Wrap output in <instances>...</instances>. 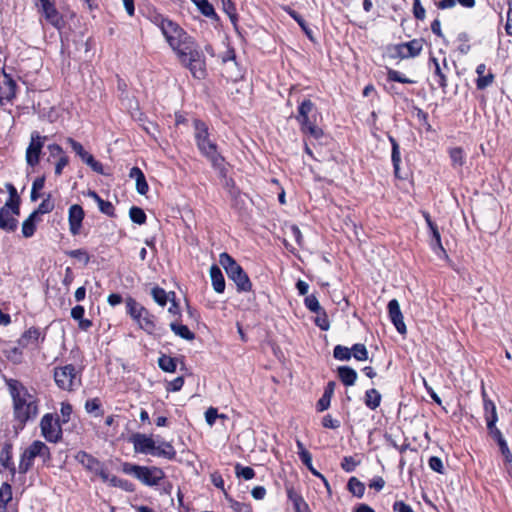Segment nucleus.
<instances>
[{"label": "nucleus", "instance_id": "f257e3e1", "mask_svg": "<svg viewBox=\"0 0 512 512\" xmlns=\"http://www.w3.org/2000/svg\"><path fill=\"white\" fill-rule=\"evenodd\" d=\"M161 24V32L181 64L189 69L194 78H205V58L195 40L173 21Z\"/></svg>", "mask_w": 512, "mask_h": 512}, {"label": "nucleus", "instance_id": "f03ea898", "mask_svg": "<svg viewBox=\"0 0 512 512\" xmlns=\"http://www.w3.org/2000/svg\"><path fill=\"white\" fill-rule=\"evenodd\" d=\"M7 384L13 399L15 419L23 427L27 421L37 416L38 407L36 401L19 381L10 379Z\"/></svg>", "mask_w": 512, "mask_h": 512}, {"label": "nucleus", "instance_id": "7ed1b4c3", "mask_svg": "<svg viewBox=\"0 0 512 512\" xmlns=\"http://www.w3.org/2000/svg\"><path fill=\"white\" fill-rule=\"evenodd\" d=\"M194 137L200 153L205 156L214 168L222 169L224 158L219 153L217 144L210 137L207 125L201 120H194Z\"/></svg>", "mask_w": 512, "mask_h": 512}, {"label": "nucleus", "instance_id": "20e7f679", "mask_svg": "<svg viewBox=\"0 0 512 512\" xmlns=\"http://www.w3.org/2000/svg\"><path fill=\"white\" fill-rule=\"evenodd\" d=\"M127 314L136 322L139 329L148 335L161 336L164 333L162 326L158 324L155 315L150 313L143 305L134 298L128 297L125 301Z\"/></svg>", "mask_w": 512, "mask_h": 512}, {"label": "nucleus", "instance_id": "39448f33", "mask_svg": "<svg viewBox=\"0 0 512 512\" xmlns=\"http://www.w3.org/2000/svg\"><path fill=\"white\" fill-rule=\"evenodd\" d=\"M219 263L224 268L228 278L232 280L238 292H249L252 283L243 268L226 252L219 255Z\"/></svg>", "mask_w": 512, "mask_h": 512}, {"label": "nucleus", "instance_id": "423d86ee", "mask_svg": "<svg viewBox=\"0 0 512 512\" xmlns=\"http://www.w3.org/2000/svg\"><path fill=\"white\" fill-rule=\"evenodd\" d=\"M122 471L146 486H157L165 478L164 471L156 466H140L129 462L122 464Z\"/></svg>", "mask_w": 512, "mask_h": 512}, {"label": "nucleus", "instance_id": "0eeeda50", "mask_svg": "<svg viewBox=\"0 0 512 512\" xmlns=\"http://www.w3.org/2000/svg\"><path fill=\"white\" fill-rule=\"evenodd\" d=\"M54 381L65 391H74L81 386V374L73 364L54 368Z\"/></svg>", "mask_w": 512, "mask_h": 512}, {"label": "nucleus", "instance_id": "6e6552de", "mask_svg": "<svg viewBox=\"0 0 512 512\" xmlns=\"http://www.w3.org/2000/svg\"><path fill=\"white\" fill-rule=\"evenodd\" d=\"M42 436L51 443H57L62 438V428L58 418L53 414H45L40 422Z\"/></svg>", "mask_w": 512, "mask_h": 512}, {"label": "nucleus", "instance_id": "1a4fd4ad", "mask_svg": "<svg viewBox=\"0 0 512 512\" xmlns=\"http://www.w3.org/2000/svg\"><path fill=\"white\" fill-rule=\"evenodd\" d=\"M18 202L7 201L0 209V229L6 232H14L18 226V220L14 215H19Z\"/></svg>", "mask_w": 512, "mask_h": 512}, {"label": "nucleus", "instance_id": "9d476101", "mask_svg": "<svg viewBox=\"0 0 512 512\" xmlns=\"http://www.w3.org/2000/svg\"><path fill=\"white\" fill-rule=\"evenodd\" d=\"M75 459L80 463L86 470L98 475L104 482L109 480V473L107 472L104 464L101 463L97 458L88 454L85 451H79L75 455Z\"/></svg>", "mask_w": 512, "mask_h": 512}, {"label": "nucleus", "instance_id": "9b49d317", "mask_svg": "<svg viewBox=\"0 0 512 512\" xmlns=\"http://www.w3.org/2000/svg\"><path fill=\"white\" fill-rule=\"evenodd\" d=\"M46 139V136H41L36 131L31 133V141L26 150V161L28 165L34 167L39 163L40 154Z\"/></svg>", "mask_w": 512, "mask_h": 512}, {"label": "nucleus", "instance_id": "f8f14e48", "mask_svg": "<svg viewBox=\"0 0 512 512\" xmlns=\"http://www.w3.org/2000/svg\"><path fill=\"white\" fill-rule=\"evenodd\" d=\"M67 143L71 146L72 150L81 158V160L88 165L94 172L104 174L103 165L95 160L93 155L84 150L81 143L75 141L73 138H67Z\"/></svg>", "mask_w": 512, "mask_h": 512}, {"label": "nucleus", "instance_id": "ddd939ff", "mask_svg": "<svg viewBox=\"0 0 512 512\" xmlns=\"http://www.w3.org/2000/svg\"><path fill=\"white\" fill-rule=\"evenodd\" d=\"M424 40L422 38L413 39L409 42L400 43L393 47L395 55L401 59L413 58L418 56L423 49Z\"/></svg>", "mask_w": 512, "mask_h": 512}, {"label": "nucleus", "instance_id": "4468645a", "mask_svg": "<svg viewBox=\"0 0 512 512\" xmlns=\"http://www.w3.org/2000/svg\"><path fill=\"white\" fill-rule=\"evenodd\" d=\"M130 442L133 444V448L136 453L154 455L156 442L151 436L142 433H135L130 437Z\"/></svg>", "mask_w": 512, "mask_h": 512}, {"label": "nucleus", "instance_id": "2eb2a0df", "mask_svg": "<svg viewBox=\"0 0 512 512\" xmlns=\"http://www.w3.org/2000/svg\"><path fill=\"white\" fill-rule=\"evenodd\" d=\"M36 6L51 25L56 28L61 27L63 20L53 3L49 0H42L41 3H36Z\"/></svg>", "mask_w": 512, "mask_h": 512}, {"label": "nucleus", "instance_id": "dca6fc26", "mask_svg": "<svg viewBox=\"0 0 512 512\" xmlns=\"http://www.w3.org/2000/svg\"><path fill=\"white\" fill-rule=\"evenodd\" d=\"M84 216H85L84 210L80 205L73 204L70 206L69 212H68V221H69V230L72 235L75 236L80 233Z\"/></svg>", "mask_w": 512, "mask_h": 512}, {"label": "nucleus", "instance_id": "f3484780", "mask_svg": "<svg viewBox=\"0 0 512 512\" xmlns=\"http://www.w3.org/2000/svg\"><path fill=\"white\" fill-rule=\"evenodd\" d=\"M16 82L12 77L3 72V80L0 82V104L3 105L4 101L10 102L16 96Z\"/></svg>", "mask_w": 512, "mask_h": 512}, {"label": "nucleus", "instance_id": "a211bd4d", "mask_svg": "<svg viewBox=\"0 0 512 512\" xmlns=\"http://www.w3.org/2000/svg\"><path fill=\"white\" fill-rule=\"evenodd\" d=\"M388 313H389V317H390L392 323L394 324L396 330L400 334H406V332H407L406 325L403 320V315L400 310L399 302L396 299H392L389 301Z\"/></svg>", "mask_w": 512, "mask_h": 512}, {"label": "nucleus", "instance_id": "6ab92c4d", "mask_svg": "<svg viewBox=\"0 0 512 512\" xmlns=\"http://www.w3.org/2000/svg\"><path fill=\"white\" fill-rule=\"evenodd\" d=\"M13 445L11 442H5L0 451V472L2 469L9 470L11 477L16 475V467L12 460Z\"/></svg>", "mask_w": 512, "mask_h": 512}, {"label": "nucleus", "instance_id": "aec40b11", "mask_svg": "<svg viewBox=\"0 0 512 512\" xmlns=\"http://www.w3.org/2000/svg\"><path fill=\"white\" fill-rule=\"evenodd\" d=\"M314 109V103L309 99H305L300 103L298 107V115L296 116V119L299 122L300 126L309 124L310 122L313 121L309 115L312 113Z\"/></svg>", "mask_w": 512, "mask_h": 512}, {"label": "nucleus", "instance_id": "412c9836", "mask_svg": "<svg viewBox=\"0 0 512 512\" xmlns=\"http://www.w3.org/2000/svg\"><path fill=\"white\" fill-rule=\"evenodd\" d=\"M41 337L39 328L30 327L18 339V345L21 348H26L31 345H36Z\"/></svg>", "mask_w": 512, "mask_h": 512}, {"label": "nucleus", "instance_id": "4be33fe9", "mask_svg": "<svg viewBox=\"0 0 512 512\" xmlns=\"http://www.w3.org/2000/svg\"><path fill=\"white\" fill-rule=\"evenodd\" d=\"M129 176L135 179L137 192L141 195H145L148 192L149 186L142 170L138 167H133L130 170Z\"/></svg>", "mask_w": 512, "mask_h": 512}, {"label": "nucleus", "instance_id": "5701e85b", "mask_svg": "<svg viewBox=\"0 0 512 512\" xmlns=\"http://www.w3.org/2000/svg\"><path fill=\"white\" fill-rule=\"evenodd\" d=\"M24 451L34 458H36L37 456L43 457L44 460L50 458V450H49L48 446L39 440L34 441Z\"/></svg>", "mask_w": 512, "mask_h": 512}, {"label": "nucleus", "instance_id": "b1692460", "mask_svg": "<svg viewBox=\"0 0 512 512\" xmlns=\"http://www.w3.org/2000/svg\"><path fill=\"white\" fill-rule=\"evenodd\" d=\"M486 65L481 63L476 68V73L478 74V78L476 80V87L478 90H484L488 86H490L494 81V75L492 73H488L485 75Z\"/></svg>", "mask_w": 512, "mask_h": 512}, {"label": "nucleus", "instance_id": "393cba45", "mask_svg": "<svg viewBox=\"0 0 512 512\" xmlns=\"http://www.w3.org/2000/svg\"><path fill=\"white\" fill-rule=\"evenodd\" d=\"M210 278L213 289L217 293H223L225 290V279L221 269L217 265H212L210 268Z\"/></svg>", "mask_w": 512, "mask_h": 512}, {"label": "nucleus", "instance_id": "a878e982", "mask_svg": "<svg viewBox=\"0 0 512 512\" xmlns=\"http://www.w3.org/2000/svg\"><path fill=\"white\" fill-rule=\"evenodd\" d=\"M288 499L293 503L295 512H309V508L303 497L294 488H287Z\"/></svg>", "mask_w": 512, "mask_h": 512}, {"label": "nucleus", "instance_id": "bb28decb", "mask_svg": "<svg viewBox=\"0 0 512 512\" xmlns=\"http://www.w3.org/2000/svg\"><path fill=\"white\" fill-rule=\"evenodd\" d=\"M338 377L345 386H353L357 380V372L349 366H340L337 369Z\"/></svg>", "mask_w": 512, "mask_h": 512}, {"label": "nucleus", "instance_id": "cd10ccee", "mask_svg": "<svg viewBox=\"0 0 512 512\" xmlns=\"http://www.w3.org/2000/svg\"><path fill=\"white\" fill-rule=\"evenodd\" d=\"M84 313V307L81 305H76L71 310V317L78 321V326L81 330L87 331L92 326V322L89 319H84Z\"/></svg>", "mask_w": 512, "mask_h": 512}, {"label": "nucleus", "instance_id": "c85d7f7f", "mask_svg": "<svg viewBox=\"0 0 512 512\" xmlns=\"http://www.w3.org/2000/svg\"><path fill=\"white\" fill-rule=\"evenodd\" d=\"M153 456L174 460L176 457V450L170 442H162L161 444L156 445Z\"/></svg>", "mask_w": 512, "mask_h": 512}, {"label": "nucleus", "instance_id": "c756f323", "mask_svg": "<svg viewBox=\"0 0 512 512\" xmlns=\"http://www.w3.org/2000/svg\"><path fill=\"white\" fill-rule=\"evenodd\" d=\"M381 399V394L375 388L369 389L365 392L364 403L371 410H375L380 406Z\"/></svg>", "mask_w": 512, "mask_h": 512}, {"label": "nucleus", "instance_id": "7c9ffc66", "mask_svg": "<svg viewBox=\"0 0 512 512\" xmlns=\"http://www.w3.org/2000/svg\"><path fill=\"white\" fill-rule=\"evenodd\" d=\"M348 491L357 498H362L365 493V485L358 478L351 477L347 483Z\"/></svg>", "mask_w": 512, "mask_h": 512}, {"label": "nucleus", "instance_id": "2f4dec72", "mask_svg": "<svg viewBox=\"0 0 512 512\" xmlns=\"http://www.w3.org/2000/svg\"><path fill=\"white\" fill-rule=\"evenodd\" d=\"M389 141L391 143V146H392V154H391V160H392V163H393V168H394V173L396 176H398V172H399V169H400V162H401V157H400V147H399V144L398 142L396 141V139L392 136H389Z\"/></svg>", "mask_w": 512, "mask_h": 512}, {"label": "nucleus", "instance_id": "473e14b6", "mask_svg": "<svg viewBox=\"0 0 512 512\" xmlns=\"http://www.w3.org/2000/svg\"><path fill=\"white\" fill-rule=\"evenodd\" d=\"M170 328L177 336L185 340L191 341L195 338V334L192 331H190V329L186 325L172 322L170 324Z\"/></svg>", "mask_w": 512, "mask_h": 512}, {"label": "nucleus", "instance_id": "72a5a7b5", "mask_svg": "<svg viewBox=\"0 0 512 512\" xmlns=\"http://www.w3.org/2000/svg\"><path fill=\"white\" fill-rule=\"evenodd\" d=\"M36 213H31L29 217L22 223V234L25 238H30L36 230Z\"/></svg>", "mask_w": 512, "mask_h": 512}, {"label": "nucleus", "instance_id": "f704fd0d", "mask_svg": "<svg viewBox=\"0 0 512 512\" xmlns=\"http://www.w3.org/2000/svg\"><path fill=\"white\" fill-rule=\"evenodd\" d=\"M450 159L454 168H461L465 163V153L462 148L455 147L449 150Z\"/></svg>", "mask_w": 512, "mask_h": 512}, {"label": "nucleus", "instance_id": "c9c22d12", "mask_svg": "<svg viewBox=\"0 0 512 512\" xmlns=\"http://www.w3.org/2000/svg\"><path fill=\"white\" fill-rule=\"evenodd\" d=\"M444 69H448V64L446 59L444 58L442 66L440 63H436V68L434 69V75L438 77V84L445 92L448 83H447V76L444 73Z\"/></svg>", "mask_w": 512, "mask_h": 512}, {"label": "nucleus", "instance_id": "e433bc0d", "mask_svg": "<svg viewBox=\"0 0 512 512\" xmlns=\"http://www.w3.org/2000/svg\"><path fill=\"white\" fill-rule=\"evenodd\" d=\"M223 64L231 63L238 71L235 74V79L241 76L240 70L238 69V64L236 62V54L234 49L227 48L222 54L219 55Z\"/></svg>", "mask_w": 512, "mask_h": 512}, {"label": "nucleus", "instance_id": "4c0bfd02", "mask_svg": "<svg viewBox=\"0 0 512 512\" xmlns=\"http://www.w3.org/2000/svg\"><path fill=\"white\" fill-rule=\"evenodd\" d=\"M34 459V457L23 451L20 456L18 472L22 475H25L32 468Z\"/></svg>", "mask_w": 512, "mask_h": 512}, {"label": "nucleus", "instance_id": "58836bf2", "mask_svg": "<svg viewBox=\"0 0 512 512\" xmlns=\"http://www.w3.org/2000/svg\"><path fill=\"white\" fill-rule=\"evenodd\" d=\"M12 499V488L7 482L3 483L0 487V508L6 511V505Z\"/></svg>", "mask_w": 512, "mask_h": 512}, {"label": "nucleus", "instance_id": "ea45409f", "mask_svg": "<svg viewBox=\"0 0 512 512\" xmlns=\"http://www.w3.org/2000/svg\"><path fill=\"white\" fill-rule=\"evenodd\" d=\"M158 365L163 371L170 373L175 372L177 367L175 359L167 355L159 357Z\"/></svg>", "mask_w": 512, "mask_h": 512}, {"label": "nucleus", "instance_id": "a19ab883", "mask_svg": "<svg viewBox=\"0 0 512 512\" xmlns=\"http://www.w3.org/2000/svg\"><path fill=\"white\" fill-rule=\"evenodd\" d=\"M351 357L353 356L358 361H365L368 359V350L364 344L357 343L351 348Z\"/></svg>", "mask_w": 512, "mask_h": 512}, {"label": "nucleus", "instance_id": "79ce46f5", "mask_svg": "<svg viewBox=\"0 0 512 512\" xmlns=\"http://www.w3.org/2000/svg\"><path fill=\"white\" fill-rule=\"evenodd\" d=\"M54 201L52 200L51 194H48L46 198L39 204L38 208L34 210L32 213H36V216L39 214H47L50 213L54 209Z\"/></svg>", "mask_w": 512, "mask_h": 512}, {"label": "nucleus", "instance_id": "37998d69", "mask_svg": "<svg viewBox=\"0 0 512 512\" xmlns=\"http://www.w3.org/2000/svg\"><path fill=\"white\" fill-rule=\"evenodd\" d=\"M129 216L132 222L138 225H142L146 222V214L140 207L132 206L129 210Z\"/></svg>", "mask_w": 512, "mask_h": 512}, {"label": "nucleus", "instance_id": "c03bdc74", "mask_svg": "<svg viewBox=\"0 0 512 512\" xmlns=\"http://www.w3.org/2000/svg\"><path fill=\"white\" fill-rule=\"evenodd\" d=\"M151 295H152L154 301L161 307H164L167 304L168 294L163 288L154 287L151 290Z\"/></svg>", "mask_w": 512, "mask_h": 512}, {"label": "nucleus", "instance_id": "a18cd8bd", "mask_svg": "<svg viewBox=\"0 0 512 512\" xmlns=\"http://www.w3.org/2000/svg\"><path fill=\"white\" fill-rule=\"evenodd\" d=\"M361 460L356 456H345L341 462V468L345 472H353L355 468L360 465Z\"/></svg>", "mask_w": 512, "mask_h": 512}, {"label": "nucleus", "instance_id": "49530a36", "mask_svg": "<svg viewBox=\"0 0 512 512\" xmlns=\"http://www.w3.org/2000/svg\"><path fill=\"white\" fill-rule=\"evenodd\" d=\"M387 79H388V81H394V82H399V83H403V84L415 83L414 80L405 77L402 73H400L399 71L394 70V69H388Z\"/></svg>", "mask_w": 512, "mask_h": 512}, {"label": "nucleus", "instance_id": "de8ad7c7", "mask_svg": "<svg viewBox=\"0 0 512 512\" xmlns=\"http://www.w3.org/2000/svg\"><path fill=\"white\" fill-rule=\"evenodd\" d=\"M431 233H432V242H431L432 249L437 254H438V252H441L444 255H446V251L443 248L442 243H441V235H440V232L438 230V227H433V229L431 230Z\"/></svg>", "mask_w": 512, "mask_h": 512}, {"label": "nucleus", "instance_id": "09e8293b", "mask_svg": "<svg viewBox=\"0 0 512 512\" xmlns=\"http://www.w3.org/2000/svg\"><path fill=\"white\" fill-rule=\"evenodd\" d=\"M101 403L98 398L88 399L85 403V410L89 414H94L95 416H101L103 412L101 411Z\"/></svg>", "mask_w": 512, "mask_h": 512}, {"label": "nucleus", "instance_id": "8fccbe9b", "mask_svg": "<svg viewBox=\"0 0 512 512\" xmlns=\"http://www.w3.org/2000/svg\"><path fill=\"white\" fill-rule=\"evenodd\" d=\"M333 356L340 361H348L351 359L350 348L342 345H336L333 350Z\"/></svg>", "mask_w": 512, "mask_h": 512}, {"label": "nucleus", "instance_id": "3c124183", "mask_svg": "<svg viewBox=\"0 0 512 512\" xmlns=\"http://www.w3.org/2000/svg\"><path fill=\"white\" fill-rule=\"evenodd\" d=\"M301 130L315 139H319L323 135V131L315 125L314 121L301 126Z\"/></svg>", "mask_w": 512, "mask_h": 512}, {"label": "nucleus", "instance_id": "603ef678", "mask_svg": "<svg viewBox=\"0 0 512 512\" xmlns=\"http://www.w3.org/2000/svg\"><path fill=\"white\" fill-rule=\"evenodd\" d=\"M110 484L114 487H120L124 489L125 491L132 492L133 491V484L129 482L128 480L118 478L116 476H109Z\"/></svg>", "mask_w": 512, "mask_h": 512}, {"label": "nucleus", "instance_id": "864d4df0", "mask_svg": "<svg viewBox=\"0 0 512 512\" xmlns=\"http://www.w3.org/2000/svg\"><path fill=\"white\" fill-rule=\"evenodd\" d=\"M235 473L237 477H242L245 480H250L255 476V471L248 466H242L240 464H236Z\"/></svg>", "mask_w": 512, "mask_h": 512}, {"label": "nucleus", "instance_id": "5fc2aeb1", "mask_svg": "<svg viewBox=\"0 0 512 512\" xmlns=\"http://www.w3.org/2000/svg\"><path fill=\"white\" fill-rule=\"evenodd\" d=\"M201 13L207 17L215 15L213 6L207 0H193Z\"/></svg>", "mask_w": 512, "mask_h": 512}, {"label": "nucleus", "instance_id": "6e6d98bb", "mask_svg": "<svg viewBox=\"0 0 512 512\" xmlns=\"http://www.w3.org/2000/svg\"><path fill=\"white\" fill-rule=\"evenodd\" d=\"M315 324L323 331H327L330 328V322L324 309H321L319 313H316Z\"/></svg>", "mask_w": 512, "mask_h": 512}, {"label": "nucleus", "instance_id": "4d7b16f0", "mask_svg": "<svg viewBox=\"0 0 512 512\" xmlns=\"http://www.w3.org/2000/svg\"><path fill=\"white\" fill-rule=\"evenodd\" d=\"M305 306L311 312L319 313L323 309L315 295H309L304 300Z\"/></svg>", "mask_w": 512, "mask_h": 512}, {"label": "nucleus", "instance_id": "13d9d810", "mask_svg": "<svg viewBox=\"0 0 512 512\" xmlns=\"http://www.w3.org/2000/svg\"><path fill=\"white\" fill-rule=\"evenodd\" d=\"M22 349L20 346L12 347L6 350V356L14 363H20L22 359Z\"/></svg>", "mask_w": 512, "mask_h": 512}, {"label": "nucleus", "instance_id": "bf43d9fd", "mask_svg": "<svg viewBox=\"0 0 512 512\" xmlns=\"http://www.w3.org/2000/svg\"><path fill=\"white\" fill-rule=\"evenodd\" d=\"M225 418V415H219L216 408L210 407L205 412V420L209 426L214 425L217 418Z\"/></svg>", "mask_w": 512, "mask_h": 512}, {"label": "nucleus", "instance_id": "052dcab7", "mask_svg": "<svg viewBox=\"0 0 512 512\" xmlns=\"http://www.w3.org/2000/svg\"><path fill=\"white\" fill-rule=\"evenodd\" d=\"M98 208L103 214H106L107 216H110V217L115 216V208H114L113 204L109 201H105L102 199L98 203Z\"/></svg>", "mask_w": 512, "mask_h": 512}, {"label": "nucleus", "instance_id": "680f3d73", "mask_svg": "<svg viewBox=\"0 0 512 512\" xmlns=\"http://www.w3.org/2000/svg\"><path fill=\"white\" fill-rule=\"evenodd\" d=\"M413 15L418 20H424L426 11L420 0H413Z\"/></svg>", "mask_w": 512, "mask_h": 512}, {"label": "nucleus", "instance_id": "e2e57ef3", "mask_svg": "<svg viewBox=\"0 0 512 512\" xmlns=\"http://www.w3.org/2000/svg\"><path fill=\"white\" fill-rule=\"evenodd\" d=\"M72 412H73V409H72L71 404H69L67 402H63L61 404L60 414H61V418H62V423L65 424V423L69 422Z\"/></svg>", "mask_w": 512, "mask_h": 512}, {"label": "nucleus", "instance_id": "0e129e2a", "mask_svg": "<svg viewBox=\"0 0 512 512\" xmlns=\"http://www.w3.org/2000/svg\"><path fill=\"white\" fill-rule=\"evenodd\" d=\"M67 254L71 258H76V259H78L80 261H83L85 264H87L89 262V255L83 249L71 250V251L67 252Z\"/></svg>", "mask_w": 512, "mask_h": 512}, {"label": "nucleus", "instance_id": "69168bd1", "mask_svg": "<svg viewBox=\"0 0 512 512\" xmlns=\"http://www.w3.org/2000/svg\"><path fill=\"white\" fill-rule=\"evenodd\" d=\"M428 464H429V467L433 471L438 472V473H443V463L439 457H437V456L430 457Z\"/></svg>", "mask_w": 512, "mask_h": 512}, {"label": "nucleus", "instance_id": "338daca9", "mask_svg": "<svg viewBox=\"0 0 512 512\" xmlns=\"http://www.w3.org/2000/svg\"><path fill=\"white\" fill-rule=\"evenodd\" d=\"M499 446V449L504 456L506 462L511 463L512 462V453L510 452L507 442L504 440L497 443Z\"/></svg>", "mask_w": 512, "mask_h": 512}, {"label": "nucleus", "instance_id": "774afa93", "mask_svg": "<svg viewBox=\"0 0 512 512\" xmlns=\"http://www.w3.org/2000/svg\"><path fill=\"white\" fill-rule=\"evenodd\" d=\"M183 385H184V378L182 376H180L168 383L167 390L176 392V391H179L183 387Z\"/></svg>", "mask_w": 512, "mask_h": 512}]
</instances>
